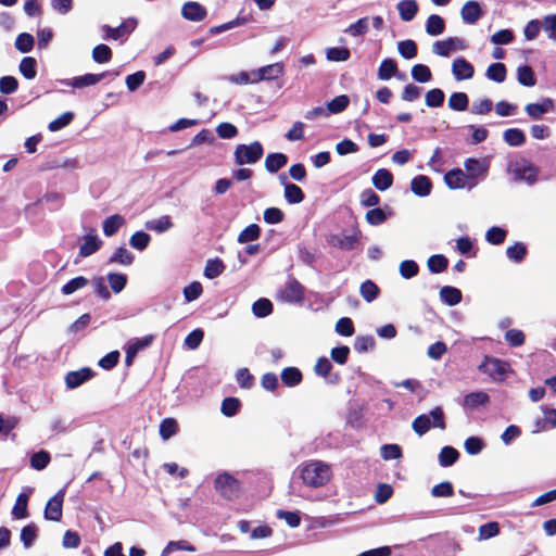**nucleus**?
Masks as SVG:
<instances>
[{
  "label": "nucleus",
  "instance_id": "nucleus-1",
  "mask_svg": "<svg viewBox=\"0 0 556 556\" xmlns=\"http://www.w3.org/2000/svg\"><path fill=\"white\" fill-rule=\"evenodd\" d=\"M300 476L305 485L319 488L330 481L332 470L328 464L321 460H311L302 465Z\"/></svg>",
  "mask_w": 556,
  "mask_h": 556
},
{
  "label": "nucleus",
  "instance_id": "nucleus-2",
  "mask_svg": "<svg viewBox=\"0 0 556 556\" xmlns=\"http://www.w3.org/2000/svg\"><path fill=\"white\" fill-rule=\"evenodd\" d=\"M214 488L227 501L239 498L242 491L241 482L227 471L217 475L214 480Z\"/></svg>",
  "mask_w": 556,
  "mask_h": 556
},
{
  "label": "nucleus",
  "instance_id": "nucleus-3",
  "mask_svg": "<svg viewBox=\"0 0 556 556\" xmlns=\"http://www.w3.org/2000/svg\"><path fill=\"white\" fill-rule=\"evenodd\" d=\"M278 301L290 304H302L305 299V288L295 278L289 277L285 286L277 291Z\"/></svg>",
  "mask_w": 556,
  "mask_h": 556
},
{
  "label": "nucleus",
  "instance_id": "nucleus-4",
  "mask_svg": "<svg viewBox=\"0 0 556 556\" xmlns=\"http://www.w3.org/2000/svg\"><path fill=\"white\" fill-rule=\"evenodd\" d=\"M478 368L481 372L486 374L493 381H503L510 369V365L500 358L484 356L483 362Z\"/></svg>",
  "mask_w": 556,
  "mask_h": 556
},
{
  "label": "nucleus",
  "instance_id": "nucleus-5",
  "mask_svg": "<svg viewBox=\"0 0 556 556\" xmlns=\"http://www.w3.org/2000/svg\"><path fill=\"white\" fill-rule=\"evenodd\" d=\"M263 152L260 141H252L250 144H238L235 150V162L238 165L254 164L261 160Z\"/></svg>",
  "mask_w": 556,
  "mask_h": 556
},
{
  "label": "nucleus",
  "instance_id": "nucleus-6",
  "mask_svg": "<svg viewBox=\"0 0 556 556\" xmlns=\"http://www.w3.org/2000/svg\"><path fill=\"white\" fill-rule=\"evenodd\" d=\"M65 486L60 489L46 504L43 516L50 521H61L63 516V502L65 497Z\"/></svg>",
  "mask_w": 556,
  "mask_h": 556
},
{
  "label": "nucleus",
  "instance_id": "nucleus-7",
  "mask_svg": "<svg viewBox=\"0 0 556 556\" xmlns=\"http://www.w3.org/2000/svg\"><path fill=\"white\" fill-rule=\"evenodd\" d=\"M467 48L465 41L458 37H450L445 40L435 41L432 45V52L440 56H450L456 51H463Z\"/></svg>",
  "mask_w": 556,
  "mask_h": 556
},
{
  "label": "nucleus",
  "instance_id": "nucleus-8",
  "mask_svg": "<svg viewBox=\"0 0 556 556\" xmlns=\"http://www.w3.org/2000/svg\"><path fill=\"white\" fill-rule=\"evenodd\" d=\"M464 166L470 184V188H475L478 184V179L484 178L488 174V164L473 157L467 159Z\"/></svg>",
  "mask_w": 556,
  "mask_h": 556
},
{
  "label": "nucleus",
  "instance_id": "nucleus-9",
  "mask_svg": "<svg viewBox=\"0 0 556 556\" xmlns=\"http://www.w3.org/2000/svg\"><path fill=\"white\" fill-rule=\"evenodd\" d=\"M452 74L457 81L471 79L475 68L465 58H456L452 63Z\"/></svg>",
  "mask_w": 556,
  "mask_h": 556
},
{
  "label": "nucleus",
  "instance_id": "nucleus-10",
  "mask_svg": "<svg viewBox=\"0 0 556 556\" xmlns=\"http://www.w3.org/2000/svg\"><path fill=\"white\" fill-rule=\"evenodd\" d=\"M279 180L285 186L283 195L289 204H299L304 201L305 194L303 190L295 184L287 182L285 174L279 176Z\"/></svg>",
  "mask_w": 556,
  "mask_h": 556
},
{
  "label": "nucleus",
  "instance_id": "nucleus-11",
  "mask_svg": "<svg viewBox=\"0 0 556 556\" xmlns=\"http://www.w3.org/2000/svg\"><path fill=\"white\" fill-rule=\"evenodd\" d=\"M444 181L450 189L470 188L468 177L460 168H453L444 175Z\"/></svg>",
  "mask_w": 556,
  "mask_h": 556
},
{
  "label": "nucleus",
  "instance_id": "nucleus-12",
  "mask_svg": "<svg viewBox=\"0 0 556 556\" xmlns=\"http://www.w3.org/2000/svg\"><path fill=\"white\" fill-rule=\"evenodd\" d=\"M96 372L89 367L80 368L79 370L70 371L65 376V384L68 389H75L84 382L91 379Z\"/></svg>",
  "mask_w": 556,
  "mask_h": 556
},
{
  "label": "nucleus",
  "instance_id": "nucleus-13",
  "mask_svg": "<svg viewBox=\"0 0 556 556\" xmlns=\"http://www.w3.org/2000/svg\"><path fill=\"white\" fill-rule=\"evenodd\" d=\"M254 80L256 84L262 80L277 79L283 74V65L281 63H274L257 70H253Z\"/></svg>",
  "mask_w": 556,
  "mask_h": 556
},
{
  "label": "nucleus",
  "instance_id": "nucleus-14",
  "mask_svg": "<svg viewBox=\"0 0 556 556\" xmlns=\"http://www.w3.org/2000/svg\"><path fill=\"white\" fill-rule=\"evenodd\" d=\"M359 242V236L354 235H331L328 239V243L334 248L343 251L354 250L356 244Z\"/></svg>",
  "mask_w": 556,
  "mask_h": 556
},
{
  "label": "nucleus",
  "instance_id": "nucleus-15",
  "mask_svg": "<svg viewBox=\"0 0 556 556\" xmlns=\"http://www.w3.org/2000/svg\"><path fill=\"white\" fill-rule=\"evenodd\" d=\"M206 9L195 1L186 2L181 8V15L188 21H203L206 17Z\"/></svg>",
  "mask_w": 556,
  "mask_h": 556
},
{
  "label": "nucleus",
  "instance_id": "nucleus-16",
  "mask_svg": "<svg viewBox=\"0 0 556 556\" xmlns=\"http://www.w3.org/2000/svg\"><path fill=\"white\" fill-rule=\"evenodd\" d=\"M84 242L79 247V256L87 257L96 253L102 247V240L91 229L90 233L83 237Z\"/></svg>",
  "mask_w": 556,
  "mask_h": 556
},
{
  "label": "nucleus",
  "instance_id": "nucleus-17",
  "mask_svg": "<svg viewBox=\"0 0 556 556\" xmlns=\"http://www.w3.org/2000/svg\"><path fill=\"white\" fill-rule=\"evenodd\" d=\"M137 27V20L136 18H127L119 26L117 27H106V36L109 38H112L114 40H117L124 36L129 35L131 31L135 30Z\"/></svg>",
  "mask_w": 556,
  "mask_h": 556
},
{
  "label": "nucleus",
  "instance_id": "nucleus-18",
  "mask_svg": "<svg viewBox=\"0 0 556 556\" xmlns=\"http://www.w3.org/2000/svg\"><path fill=\"white\" fill-rule=\"evenodd\" d=\"M410 190L418 197H427L431 193L432 182L428 176L417 175L410 181Z\"/></svg>",
  "mask_w": 556,
  "mask_h": 556
},
{
  "label": "nucleus",
  "instance_id": "nucleus-19",
  "mask_svg": "<svg viewBox=\"0 0 556 556\" xmlns=\"http://www.w3.org/2000/svg\"><path fill=\"white\" fill-rule=\"evenodd\" d=\"M462 18L467 24H475L481 17V8L476 1H468L462 9Z\"/></svg>",
  "mask_w": 556,
  "mask_h": 556
},
{
  "label": "nucleus",
  "instance_id": "nucleus-20",
  "mask_svg": "<svg viewBox=\"0 0 556 556\" xmlns=\"http://www.w3.org/2000/svg\"><path fill=\"white\" fill-rule=\"evenodd\" d=\"M396 9L402 21H412L418 12V3L416 0H402L397 3Z\"/></svg>",
  "mask_w": 556,
  "mask_h": 556
},
{
  "label": "nucleus",
  "instance_id": "nucleus-21",
  "mask_svg": "<svg viewBox=\"0 0 556 556\" xmlns=\"http://www.w3.org/2000/svg\"><path fill=\"white\" fill-rule=\"evenodd\" d=\"M372 185L379 191H384L393 185V175L386 168L378 169L372 176Z\"/></svg>",
  "mask_w": 556,
  "mask_h": 556
},
{
  "label": "nucleus",
  "instance_id": "nucleus-22",
  "mask_svg": "<svg viewBox=\"0 0 556 556\" xmlns=\"http://www.w3.org/2000/svg\"><path fill=\"white\" fill-rule=\"evenodd\" d=\"M288 163V156L283 153L276 152L269 153L265 159V168L267 172L274 174L285 167Z\"/></svg>",
  "mask_w": 556,
  "mask_h": 556
},
{
  "label": "nucleus",
  "instance_id": "nucleus-23",
  "mask_svg": "<svg viewBox=\"0 0 556 556\" xmlns=\"http://www.w3.org/2000/svg\"><path fill=\"white\" fill-rule=\"evenodd\" d=\"M440 299L443 303L455 306L462 302V291L455 287L444 286L440 290Z\"/></svg>",
  "mask_w": 556,
  "mask_h": 556
},
{
  "label": "nucleus",
  "instance_id": "nucleus-24",
  "mask_svg": "<svg viewBox=\"0 0 556 556\" xmlns=\"http://www.w3.org/2000/svg\"><path fill=\"white\" fill-rule=\"evenodd\" d=\"M552 110H553V101L548 98L543 99L539 103H529L526 105L527 114L533 118H539Z\"/></svg>",
  "mask_w": 556,
  "mask_h": 556
},
{
  "label": "nucleus",
  "instance_id": "nucleus-25",
  "mask_svg": "<svg viewBox=\"0 0 556 556\" xmlns=\"http://www.w3.org/2000/svg\"><path fill=\"white\" fill-rule=\"evenodd\" d=\"M513 172L518 179H526L528 181H534L536 176V170L533 166L528 164L527 162H515L513 164Z\"/></svg>",
  "mask_w": 556,
  "mask_h": 556
},
{
  "label": "nucleus",
  "instance_id": "nucleus-26",
  "mask_svg": "<svg viewBox=\"0 0 556 556\" xmlns=\"http://www.w3.org/2000/svg\"><path fill=\"white\" fill-rule=\"evenodd\" d=\"M281 381L286 387L292 388L302 382L303 375L298 367H286L281 371Z\"/></svg>",
  "mask_w": 556,
  "mask_h": 556
},
{
  "label": "nucleus",
  "instance_id": "nucleus-27",
  "mask_svg": "<svg viewBox=\"0 0 556 556\" xmlns=\"http://www.w3.org/2000/svg\"><path fill=\"white\" fill-rule=\"evenodd\" d=\"M134 261L135 255L125 247L117 248L109 258L110 264H119L125 266L131 265Z\"/></svg>",
  "mask_w": 556,
  "mask_h": 556
},
{
  "label": "nucleus",
  "instance_id": "nucleus-28",
  "mask_svg": "<svg viewBox=\"0 0 556 556\" xmlns=\"http://www.w3.org/2000/svg\"><path fill=\"white\" fill-rule=\"evenodd\" d=\"M125 224V219L122 215L114 214L103 222V233L106 237L114 236L119 228Z\"/></svg>",
  "mask_w": 556,
  "mask_h": 556
},
{
  "label": "nucleus",
  "instance_id": "nucleus-29",
  "mask_svg": "<svg viewBox=\"0 0 556 556\" xmlns=\"http://www.w3.org/2000/svg\"><path fill=\"white\" fill-rule=\"evenodd\" d=\"M459 458V452L450 445L441 448L439 453V464L442 467H450L454 465Z\"/></svg>",
  "mask_w": 556,
  "mask_h": 556
},
{
  "label": "nucleus",
  "instance_id": "nucleus-30",
  "mask_svg": "<svg viewBox=\"0 0 556 556\" xmlns=\"http://www.w3.org/2000/svg\"><path fill=\"white\" fill-rule=\"evenodd\" d=\"M29 495L27 493H20L16 497L15 504L12 508V515L16 519H24L28 517V505Z\"/></svg>",
  "mask_w": 556,
  "mask_h": 556
},
{
  "label": "nucleus",
  "instance_id": "nucleus-31",
  "mask_svg": "<svg viewBox=\"0 0 556 556\" xmlns=\"http://www.w3.org/2000/svg\"><path fill=\"white\" fill-rule=\"evenodd\" d=\"M103 77L104 74H86L83 76L74 77L68 85L74 88H85L98 84L103 79Z\"/></svg>",
  "mask_w": 556,
  "mask_h": 556
},
{
  "label": "nucleus",
  "instance_id": "nucleus-32",
  "mask_svg": "<svg viewBox=\"0 0 556 556\" xmlns=\"http://www.w3.org/2000/svg\"><path fill=\"white\" fill-rule=\"evenodd\" d=\"M359 293L366 302L370 303L379 296L380 289L372 280L367 279L361 285Z\"/></svg>",
  "mask_w": 556,
  "mask_h": 556
},
{
  "label": "nucleus",
  "instance_id": "nucleus-33",
  "mask_svg": "<svg viewBox=\"0 0 556 556\" xmlns=\"http://www.w3.org/2000/svg\"><path fill=\"white\" fill-rule=\"evenodd\" d=\"M445 29V22L444 20L437 15L432 14L428 17L426 23V31L430 36H439L441 35Z\"/></svg>",
  "mask_w": 556,
  "mask_h": 556
},
{
  "label": "nucleus",
  "instance_id": "nucleus-34",
  "mask_svg": "<svg viewBox=\"0 0 556 556\" xmlns=\"http://www.w3.org/2000/svg\"><path fill=\"white\" fill-rule=\"evenodd\" d=\"M176 551L195 552V546L187 540L169 541L162 551V556H167Z\"/></svg>",
  "mask_w": 556,
  "mask_h": 556
},
{
  "label": "nucleus",
  "instance_id": "nucleus-35",
  "mask_svg": "<svg viewBox=\"0 0 556 556\" xmlns=\"http://www.w3.org/2000/svg\"><path fill=\"white\" fill-rule=\"evenodd\" d=\"M273 303L266 299L261 298L256 300L252 305V312L256 317L264 318L273 313Z\"/></svg>",
  "mask_w": 556,
  "mask_h": 556
},
{
  "label": "nucleus",
  "instance_id": "nucleus-36",
  "mask_svg": "<svg viewBox=\"0 0 556 556\" xmlns=\"http://www.w3.org/2000/svg\"><path fill=\"white\" fill-rule=\"evenodd\" d=\"M226 266L220 258L208 260L204 268V276L208 279H214L220 276Z\"/></svg>",
  "mask_w": 556,
  "mask_h": 556
},
{
  "label": "nucleus",
  "instance_id": "nucleus-37",
  "mask_svg": "<svg viewBox=\"0 0 556 556\" xmlns=\"http://www.w3.org/2000/svg\"><path fill=\"white\" fill-rule=\"evenodd\" d=\"M241 407V402L238 397H225L222 402L220 412L226 417L236 416Z\"/></svg>",
  "mask_w": 556,
  "mask_h": 556
},
{
  "label": "nucleus",
  "instance_id": "nucleus-38",
  "mask_svg": "<svg viewBox=\"0 0 556 556\" xmlns=\"http://www.w3.org/2000/svg\"><path fill=\"white\" fill-rule=\"evenodd\" d=\"M428 268L433 274L444 271L448 266V260L443 254H434L428 258Z\"/></svg>",
  "mask_w": 556,
  "mask_h": 556
},
{
  "label": "nucleus",
  "instance_id": "nucleus-39",
  "mask_svg": "<svg viewBox=\"0 0 556 556\" xmlns=\"http://www.w3.org/2000/svg\"><path fill=\"white\" fill-rule=\"evenodd\" d=\"M506 67L503 63H493L486 68V77L495 83H503L506 79Z\"/></svg>",
  "mask_w": 556,
  "mask_h": 556
},
{
  "label": "nucleus",
  "instance_id": "nucleus-40",
  "mask_svg": "<svg viewBox=\"0 0 556 556\" xmlns=\"http://www.w3.org/2000/svg\"><path fill=\"white\" fill-rule=\"evenodd\" d=\"M89 285V280L84 276H77L73 279H71L68 282H66L62 289L61 292L64 295H70L77 290H80Z\"/></svg>",
  "mask_w": 556,
  "mask_h": 556
},
{
  "label": "nucleus",
  "instance_id": "nucleus-41",
  "mask_svg": "<svg viewBox=\"0 0 556 556\" xmlns=\"http://www.w3.org/2000/svg\"><path fill=\"white\" fill-rule=\"evenodd\" d=\"M517 79L519 84L526 87H533L536 83L534 73L528 65H521L517 68Z\"/></svg>",
  "mask_w": 556,
  "mask_h": 556
},
{
  "label": "nucleus",
  "instance_id": "nucleus-42",
  "mask_svg": "<svg viewBox=\"0 0 556 556\" xmlns=\"http://www.w3.org/2000/svg\"><path fill=\"white\" fill-rule=\"evenodd\" d=\"M368 28L369 17H362L355 23L349 25L344 31L352 37H358L365 35L368 31Z\"/></svg>",
  "mask_w": 556,
  "mask_h": 556
},
{
  "label": "nucleus",
  "instance_id": "nucleus-43",
  "mask_svg": "<svg viewBox=\"0 0 556 556\" xmlns=\"http://www.w3.org/2000/svg\"><path fill=\"white\" fill-rule=\"evenodd\" d=\"M261 236V228L257 224H251L245 227L238 236L239 243L255 241Z\"/></svg>",
  "mask_w": 556,
  "mask_h": 556
},
{
  "label": "nucleus",
  "instance_id": "nucleus-44",
  "mask_svg": "<svg viewBox=\"0 0 556 556\" xmlns=\"http://www.w3.org/2000/svg\"><path fill=\"white\" fill-rule=\"evenodd\" d=\"M490 396L485 392H471L464 399V405L471 408L489 403Z\"/></svg>",
  "mask_w": 556,
  "mask_h": 556
},
{
  "label": "nucleus",
  "instance_id": "nucleus-45",
  "mask_svg": "<svg viewBox=\"0 0 556 556\" xmlns=\"http://www.w3.org/2000/svg\"><path fill=\"white\" fill-rule=\"evenodd\" d=\"M396 71L397 65L395 61L392 59H386L379 66L378 76L381 80H388L395 75Z\"/></svg>",
  "mask_w": 556,
  "mask_h": 556
},
{
  "label": "nucleus",
  "instance_id": "nucleus-46",
  "mask_svg": "<svg viewBox=\"0 0 556 556\" xmlns=\"http://www.w3.org/2000/svg\"><path fill=\"white\" fill-rule=\"evenodd\" d=\"M51 460L49 452L41 450L30 456V466L36 470L45 469Z\"/></svg>",
  "mask_w": 556,
  "mask_h": 556
},
{
  "label": "nucleus",
  "instance_id": "nucleus-47",
  "mask_svg": "<svg viewBox=\"0 0 556 556\" xmlns=\"http://www.w3.org/2000/svg\"><path fill=\"white\" fill-rule=\"evenodd\" d=\"M412 428L419 437L426 434L431 428L430 417L426 414L417 416L412 424Z\"/></svg>",
  "mask_w": 556,
  "mask_h": 556
},
{
  "label": "nucleus",
  "instance_id": "nucleus-48",
  "mask_svg": "<svg viewBox=\"0 0 556 556\" xmlns=\"http://www.w3.org/2000/svg\"><path fill=\"white\" fill-rule=\"evenodd\" d=\"M178 431V424L174 418H165L160 425V435L163 440H168Z\"/></svg>",
  "mask_w": 556,
  "mask_h": 556
},
{
  "label": "nucleus",
  "instance_id": "nucleus-49",
  "mask_svg": "<svg viewBox=\"0 0 556 556\" xmlns=\"http://www.w3.org/2000/svg\"><path fill=\"white\" fill-rule=\"evenodd\" d=\"M37 62L31 56H26L21 61L20 72L27 79H34L37 75Z\"/></svg>",
  "mask_w": 556,
  "mask_h": 556
},
{
  "label": "nucleus",
  "instance_id": "nucleus-50",
  "mask_svg": "<svg viewBox=\"0 0 556 556\" xmlns=\"http://www.w3.org/2000/svg\"><path fill=\"white\" fill-rule=\"evenodd\" d=\"M365 219L371 226H379L388 219V215L382 208L374 207L366 212Z\"/></svg>",
  "mask_w": 556,
  "mask_h": 556
},
{
  "label": "nucleus",
  "instance_id": "nucleus-51",
  "mask_svg": "<svg viewBox=\"0 0 556 556\" xmlns=\"http://www.w3.org/2000/svg\"><path fill=\"white\" fill-rule=\"evenodd\" d=\"M397 51L404 59L410 60L417 55V45L412 39L403 40L397 43Z\"/></svg>",
  "mask_w": 556,
  "mask_h": 556
},
{
  "label": "nucleus",
  "instance_id": "nucleus-52",
  "mask_svg": "<svg viewBox=\"0 0 556 556\" xmlns=\"http://www.w3.org/2000/svg\"><path fill=\"white\" fill-rule=\"evenodd\" d=\"M448 106L454 111H465L468 106V97L464 92H454L448 98Z\"/></svg>",
  "mask_w": 556,
  "mask_h": 556
},
{
  "label": "nucleus",
  "instance_id": "nucleus-53",
  "mask_svg": "<svg viewBox=\"0 0 556 556\" xmlns=\"http://www.w3.org/2000/svg\"><path fill=\"white\" fill-rule=\"evenodd\" d=\"M37 527L35 523H29L21 530V541L26 548H29L37 539Z\"/></svg>",
  "mask_w": 556,
  "mask_h": 556
},
{
  "label": "nucleus",
  "instance_id": "nucleus-54",
  "mask_svg": "<svg viewBox=\"0 0 556 556\" xmlns=\"http://www.w3.org/2000/svg\"><path fill=\"white\" fill-rule=\"evenodd\" d=\"M150 241H151V237L149 233H147L144 231H136L130 237L129 243L134 249L143 251L144 249H147Z\"/></svg>",
  "mask_w": 556,
  "mask_h": 556
},
{
  "label": "nucleus",
  "instance_id": "nucleus-55",
  "mask_svg": "<svg viewBox=\"0 0 556 556\" xmlns=\"http://www.w3.org/2000/svg\"><path fill=\"white\" fill-rule=\"evenodd\" d=\"M527 252V247L521 242H516L514 245L508 247L506 250L508 258L516 263L523 261Z\"/></svg>",
  "mask_w": 556,
  "mask_h": 556
},
{
  "label": "nucleus",
  "instance_id": "nucleus-56",
  "mask_svg": "<svg viewBox=\"0 0 556 556\" xmlns=\"http://www.w3.org/2000/svg\"><path fill=\"white\" fill-rule=\"evenodd\" d=\"M393 488L388 483H379L377 485L374 498L378 504L387 503L393 495Z\"/></svg>",
  "mask_w": 556,
  "mask_h": 556
},
{
  "label": "nucleus",
  "instance_id": "nucleus-57",
  "mask_svg": "<svg viewBox=\"0 0 556 556\" xmlns=\"http://www.w3.org/2000/svg\"><path fill=\"white\" fill-rule=\"evenodd\" d=\"M350 50L348 48H328L326 50L327 60L331 62H344L350 59Z\"/></svg>",
  "mask_w": 556,
  "mask_h": 556
},
{
  "label": "nucleus",
  "instance_id": "nucleus-58",
  "mask_svg": "<svg viewBox=\"0 0 556 556\" xmlns=\"http://www.w3.org/2000/svg\"><path fill=\"white\" fill-rule=\"evenodd\" d=\"M507 231L505 229L494 226L486 231L485 239L489 243L498 245L505 241Z\"/></svg>",
  "mask_w": 556,
  "mask_h": 556
},
{
  "label": "nucleus",
  "instance_id": "nucleus-59",
  "mask_svg": "<svg viewBox=\"0 0 556 556\" xmlns=\"http://www.w3.org/2000/svg\"><path fill=\"white\" fill-rule=\"evenodd\" d=\"M108 281L110 283L111 289L115 293H119L124 290L127 285V276L121 273H111L108 275Z\"/></svg>",
  "mask_w": 556,
  "mask_h": 556
},
{
  "label": "nucleus",
  "instance_id": "nucleus-60",
  "mask_svg": "<svg viewBox=\"0 0 556 556\" xmlns=\"http://www.w3.org/2000/svg\"><path fill=\"white\" fill-rule=\"evenodd\" d=\"M412 77L418 83H428L432 78L430 68L424 64H416L412 67Z\"/></svg>",
  "mask_w": 556,
  "mask_h": 556
},
{
  "label": "nucleus",
  "instance_id": "nucleus-61",
  "mask_svg": "<svg viewBox=\"0 0 556 556\" xmlns=\"http://www.w3.org/2000/svg\"><path fill=\"white\" fill-rule=\"evenodd\" d=\"M376 345V341L372 336H358L354 341V350L358 353H365L372 350Z\"/></svg>",
  "mask_w": 556,
  "mask_h": 556
},
{
  "label": "nucleus",
  "instance_id": "nucleus-62",
  "mask_svg": "<svg viewBox=\"0 0 556 556\" xmlns=\"http://www.w3.org/2000/svg\"><path fill=\"white\" fill-rule=\"evenodd\" d=\"M400 274L405 279L415 277L419 271V266L415 261L406 260L400 264Z\"/></svg>",
  "mask_w": 556,
  "mask_h": 556
},
{
  "label": "nucleus",
  "instance_id": "nucleus-63",
  "mask_svg": "<svg viewBox=\"0 0 556 556\" xmlns=\"http://www.w3.org/2000/svg\"><path fill=\"white\" fill-rule=\"evenodd\" d=\"M34 47V37L28 33H22L15 40V48L22 53L31 51Z\"/></svg>",
  "mask_w": 556,
  "mask_h": 556
},
{
  "label": "nucleus",
  "instance_id": "nucleus-64",
  "mask_svg": "<svg viewBox=\"0 0 556 556\" xmlns=\"http://www.w3.org/2000/svg\"><path fill=\"white\" fill-rule=\"evenodd\" d=\"M349 102L350 100L346 96H338L327 103V110L329 114H338L348 106Z\"/></svg>",
  "mask_w": 556,
  "mask_h": 556
}]
</instances>
